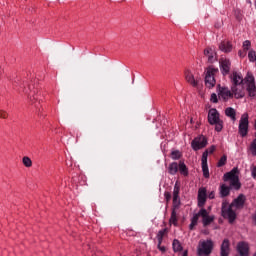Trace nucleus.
I'll return each instance as SVG.
<instances>
[{"label":"nucleus","mask_w":256,"mask_h":256,"mask_svg":"<svg viewBox=\"0 0 256 256\" xmlns=\"http://www.w3.org/2000/svg\"><path fill=\"white\" fill-rule=\"evenodd\" d=\"M173 197H179V186L177 184L174 186Z\"/></svg>","instance_id":"36"},{"label":"nucleus","mask_w":256,"mask_h":256,"mask_svg":"<svg viewBox=\"0 0 256 256\" xmlns=\"http://www.w3.org/2000/svg\"><path fill=\"white\" fill-rule=\"evenodd\" d=\"M210 101L211 103H218L219 99L217 98V94H211Z\"/></svg>","instance_id":"35"},{"label":"nucleus","mask_w":256,"mask_h":256,"mask_svg":"<svg viewBox=\"0 0 256 256\" xmlns=\"http://www.w3.org/2000/svg\"><path fill=\"white\" fill-rule=\"evenodd\" d=\"M178 171H179V165L177 164V162H172L168 167V173L170 175H176Z\"/></svg>","instance_id":"21"},{"label":"nucleus","mask_w":256,"mask_h":256,"mask_svg":"<svg viewBox=\"0 0 256 256\" xmlns=\"http://www.w3.org/2000/svg\"><path fill=\"white\" fill-rule=\"evenodd\" d=\"M238 133L241 137H247L249 133V114L243 113L239 120Z\"/></svg>","instance_id":"8"},{"label":"nucleus","mask_w":256,"mask_h":256,"mask_svg":"<svg viewBox=\"0 0 256 256\" xmlns=\"http://www.w3.org/2000/svg\"><path fill=\"white\" fill-rule=\"evenodd\" d=\"M173 251L175 253H179V251H183V246L181 245V242L177 239H175L172 243Z\"/></svg>","instance_id":"24"},{"label":"nucleus","mask_w":256,"mask_h":256,"mask_svg":"<svg viewBox=\"0 0 256 256\" xmlns=\"http://www.w3.org/2000/svg\"><path fill=\"white\" fill-rule=\"evenodd\" d=\"M209 156V152L208 151H205L203 154H202V167L203 166H207V157Z\"/></svg>","instance_id":"32"},{"label":"nucleus","mask_w":256,"mask_h":256,"mask_svg":"<svg viewBox=\"0 0 256 256\" xmlns=\"http://www.w3.org/2000/svg\"><path fill=\"white\" fill-rule=\"evenodd\" d=\"M226 117H229L231 121H237V112L234 108L228 107L225 110Z\"/></svg>","instance_id":"18"},{"label":"nucleus","mask_w":256,"mask_h":256,"mask_svg":"<svg viewBox=\"0 0 256 256\" xmlns=\"http://www.w3.org/2000/svg\"><path fill=\"white\" fill-rule=\"evenodd\" d=\"M209 211H211V206H210V207H208V213H209Z\"/></svg>","instance_id":"44"},{"label":"nucleus","mask_w":256,"mask_h":256,"mask_svg":"<svg viewBox=\"0 0 256 256\" xmlns=\"http://www.w3.org/2000/svg\"><path fill=\"white\" fill-rule=\"evenodd\" d=\"M199 217L202 219V223L204 227H207V225H211L213 221H215V215H210L209 211L205 208H201L198 213L194 214V216L191 219V223L189 228L193 230L195 226L197 225L199 221Z\"/></svg>","instance_id":"2"},{"label":"nucleus","mask_w":256,"mask_h":256,"mask_svg":"<svg viewBox=\"0 0 256 256\" xmlns=\"http://www.w3.org/2000/svg\"><path fill=\"white\" fill-rule=\"evenodd\" d=\"M221 256H229V239H224L222 242Z\"/></svg>","instance_id":"20"},{"label":"nucleus","mask_w":256,"mask_h":256,"mask_svg":"<svg viewBox=\"0 0 256 256\" xmlns=\"http://www.w3.org/2000/svg\"><path fill=\"white\" fill-rule=\"evenodd\" d=\"M219 67L224 77L229 75L231 71V60H229L228 58H221L219 60Z\"/></svg>","instance_id":"10"},{"label":"nucleus","mask_w":256,"mask_h":256,"mask_svg":"<svg viewBox=\"0 0 256 256\" xmlns=\"http://www.w3.org/2000/svg\"><path fill=\"white\" fill-rule=\"evenodd\" d=\"M166 233H167V228H164L158 232L157 240H158L159 245H161V243H163V238L165 237Z\"/></svg>","instance_id":"25"},{"label":"nucleus","mask_w":256,"mask_h":256,"mask_svg":"<svg viewBox=\"0 0 256 256\" xmlns=\"http://www.w3.org/2000/svg\"><path fill=\"white\" fill-rule=\"evenodd\" d=\"M219 49L222 53H231L233 51V44L229 40H224L219 44Z\"/></svg>","instance_id":"16"},{"label":"nucleus","mask_w":256,"mask_h":256,"mask_svg":"<svg viewBox=\"0 0 256 256\" xmlns=\"http://www.w3.org/2000/svg\"><path fill=\"white\" fill-rule=\"evenodd\" d=\"M213 251V241L212 240H204L200 241L197 247V254L199 256H209Z\"/></svg>","instance_id":"7"},{"label":"nucleus","mask_w":256,"mask_h":256,"mask_svg":"<svg viewBox=\"0 0 256 256\" xmlns=\"http://www.w3.org/2000/svg\"><path fill=\"white\" fill-rule=\"evenodd\" d=\"M22 163L24 167H33V161L31 160V158H29V156H24L22 158Z\"/></svg>","instance_id":"26"},{"label":"nucleus","mask_w":256,"mask_h":256,"mask_svg":"<svg viewBox=\"0 0 256 256\" xmlns=\"http://www.w3.org/2000/svg\"><path fill=\"white\" fill-rule=\"evenodd\" d=\"M230 80H231L232 86L243 85V81H245V79H243V75H241V73L239 72H233L230 75Z\"/></svg>","instance_id":"14"},{"label":"nucleus","mask_w":256,"mask_h":256,"mask_svg":"<svg viewBox=\"0 0 256 256\" xmlns=\"http://www.w3.org/2000/svg\"><path fill=\"white\" fill-rule=\"evenodd\" d=\"M170 225H177V212L175 211V209L172 211L170 217Z\"/></svg>","instance_id":"27"},{"label":"nucleus","mask_w":256,"mask_h":256,"mask_svg":"<svg viewBox=\"0 0 256 256\" xmlns=\"http://www.w3.org/2000/svg\"><path fill=\"white\" fill-rule=\"evenodd\" d=\"M250 171H251V175H252L253 179H256V166H252L250 168Z\"/></svg>","instance_id":"37"},{"label":"nucleus","mask_w":256,"mask_h":256,"mask_svg":"<svg viewBox=\"0 0 256 256\" xmlns=\"http://www.w3.org/2000/svg\"><path fill=\"white\" fill-rule=\"evenodd\" d=\"M227 163V155H223L218 161L217 167H223Z\"/></svg>","instance_id":"31"},{"label":"nucleus","mask_w":256,"mask_h":256,"mask_svg":"<svg viewBox=\"0 0 256 256\" xmlns=\"http://www.w3.org/2000/svg\"><path fill=\"white\" fill-rule=\"evenodd\" d=\"M208 153H213L215 151V146H211L206 150Z\"/></svg>","instance_id":"40"},{"label":"nucleus","mask_w":256,"mask_h":256,"mask_svg":"<svg viewBox=\"0 0 256 256\" xmlns=\"http://www.w3.org/2000/svg\"><path fill=\"white\" fill-rule=\"evenodd\" d=\"M244 81L246 83V89L248 91L249 97H252V99H256V84L255 76H253V73L248 72L246 77L244 78Z\"/></svg>","instance_id":"6"},{"label":"nucleus","mask_w":256,"mask_h":256,"mask_svg":"<svg viewBox=\"0 0 256 256\" xmlns=\"http://www.w3.org/2000/svg\"><path fill=\"white\" fill-rule=\"evenodd\" d=\"M230 191H231V188H229L227 185L222 184L220 186V196L221 197H227V195H229Z\"/></svg>","instance_id":"23"},{"label":"nucleus","mask_w":256,"mask_h":256,"mask_svg":"<svg viewBox=\"0 0 256 256\" xmlns=\"http://www.w3.org/2000/svg\"><path fill=\"white\" fill-rule=\"evenodd\" d=\"M237 251L240 256H249V244L246 242L238 243Z\"/></svg>","instance_id":"17"},{"label":"nucleus","mask_w":256,"mask_h":256,"mask_svg":"<svg viewBox=\"0 0 256 256\" xmlns=\"http://www.w3.org/2000/svg\"><path fill=\"white\" fill-rule=\"evenodd\" d=\"M191 147L194 151H199V149H203L204 147H207V138H205V136L196 137L192 141Z\"/></svg>","instance_id":"9"},{"label":"nucleus","mask_w":256,"mask_h":256,"mask_svg":"<svg viewBox=\"0 0 256 256\" xmlns=\"http://www.w3.org/2000/svg\"><path fill=\"white\" fill-rule=\"evenodd\" d=\"M0 119H7V112L5 110H0Z\"/></svg>","instance_id":"38"},{"label":"nucleus","mask_w":256,"mask_h":256,"mask_svg":"<svg viewBox=\"0 0 256 256\" xmlns=\"http://www.w3.org/2000/svg\"><path fill=\"white\" fill-rule=\"evenodd\" d=\"M239 57H245L242 52H239Z\"/></svg>","instance_id":"43"},{"label":"nucleus","mask_w":256,"mask_h":256,"mask_svg":"<svg viewBox=\"0 0 256 256\" xmlns=\"http://www.w3.org/2000/svg\"><path fill=\"white\" fill-rule=\"evenodd\" d=\"M204 55L208 58V61L210 63H213L217 57L215 56V52H213V49L207 48L204 50Z\"/></svg>","instance_id":"19"},{"label":"nucleus","mask_w":256,"mask_h":256,"mask_svg":"<svg viewBox=\"0 0 256 256\" xmlns=\"http://www.w3.org/2000/svg\"><path fill=\"white\" fill-rule=\"evenodd\" d=\"M178 167L181 175H184V177H187V175H189V169H187V165H185V162L180 161Z\"/></svg>","instance_id":"22"},{"label":"nucleus","mask_w":256,"mask_h":256,"mask_svg":"<svg viewBox=\"0 0 256 256\" xmlns=\"http://www.w3.org/2000/svg\"><path fill=\"white\" fill-rule=\"evenodd\" d=\"M250 151L251 154L256 157V138L252 141L251 145H250Z\"/></svg>","instance_id":"30"},{"label":"nucleus","mask_w":256,"mask_h":256,"mask_svg":"<svg viewBox=\"0 0 256 256\" xmlns=\"http://www.w3.org/2000/svg\"><path fill=\"white\" fill-rule=\"evenodd\" d=\"M171 158L174 161H177V159H181V152L179 150H174L171 152Z\"/></svg>","instance_id":"28"},{"label":"nucleus","mask_w":256,"mask_h":256,"mask_svg":"<svg viewBox=\"0 0 256 256\" xmlns=\"http://www.w3.org/2000/svg\"><path fill=\"white\" fill-rule=\"evenodd\" d=\"M250 47H251V41L246 40L243 42V48L245 51H249Z\"/></svg>","instance_id":"34"},{"label":"nucleus","mask_w":256,"mask_h":256,"mask_svg":"<svg viewBox=\"0 0 256 256\" xmlns=\"http://www.w3.org/2000/svg\"><path fill=\"white\" fill-rule=\"evenodd\" d=\"M232 97L235 99H243L245 97V86L238 85V86H231Z\"/></svg>","instance_id":"12"},{"label":"nucleus","mask_w":256,"mask_h":256,"mask_svg":"<svg viewBox=\"0 0 256 256\" xmlns=\"http://www.w3.org/2000/svg\"><path fill=\"white\" fill-rule=\"evenodd\" d=\"M245 205V196L240 194L230 205L227 200L222 202L221 214L224 219H228L229 223H233L237 219L235 209H241Z\"/></svg>","instance_id":"1"},{"label":"nucleus","mask_w":256,"mask_h":256,"mask_svg":"<svg viewBox=\"0 0 256 256\" xmlns=\"http://www.w3.org/2000/svg\"><path fill=\"white\" fill-rule=\"evenodd\" d=\"M224 181H230L231 189H241V182H239V169L233 168L230 172L224 174Z\"/></svg>","instance_id":"4"},{"label":"nucleus","mask_w":256,"mask_h":256,"mask_svg":"<svg viewBox=\"0 0 256 256\" xmlns=\"http://www.w3.org/2000/svg\"><path fill=\"white\" fill-rule=\"evenodd\" d=\"M187 255H188V252H187V250H185V251L183 252L182 256H187Z\"/></svg>","instance_id":"42"},{"label":"nucleus","mask_w":256,"mask_h":256,"mask_svg":"<svg viewBox=\"0 0 256 256\" xmlns=\"http://www.w3.org/2000/svg\"><path fill=\"white\" fill-rule=\"evenodd\" d=\"M208 123H210V125H214L215 131L218 133L223 131V120H221L219 111H217V109L211 108L208 111Z\"/></svg>","instance_id":"3"},{"label":"nucleus","mask_w":256,"mask_h":256,"mask_svg":"<svg viewBox=\"0 0 256 256\" xmlns=\"http://www.w3.org/2000/svg\"><path fill=\"white\" fill-rule=\"evenodd\" d=\"M208 197L210 198V199H215V192H210L209 194H208Z\"/></svg>","instance_id":"41"},{"label":"nucleus","mask_w":256,"mask_h":256,"mask_svg":"<svg viewBox=\"0 0 256 256\" xmlns=\"http://www.w3.org/2000/svg\"><path fill=\"white\" fill-rule=\"evenodd\" d=\"M185 79H186L187 83L192 85V87H198L199 82L201 81V78H199V77L195 78V75H193V72H191V70L185 71Z\"/></svg>","instance_id":"13"},{"label":"nucleus","mask_w":256,"mask_h":256,"mask_svg":"<svg viewBox=\"0 0 256 256\" xmlns=\"http://www.w3.org/2000/svg\"><path fill=\"white\" fill-rule=\"evenodd\" d=\"M36 99L37 98L35 96H30L29 97V101H30V103H32V105L35 103Z\"/></svg>","instance_id":"39"},{"label":"nucleus","mask_w":256,"mask_h":256,"mask_svg":"<svg viewBox=\"0 0 256 256\" xmlns=\"http://www.w3.org/2000/svg\"><path fill=\"white\" fill-rule=\"evenodd\" d=\"M207 201V189L200 188L198 191V207H203Z\"/></svg>","instance_id":"15"},{"label":"nucleus","mask_w":256,"mask_h":256,"mask_svg":"<svg viewBox=\"0 0 256 256\" xmlns=\"http://www.w3.org/2000/svg\"><path fill=\"white\" fill-rule=\"evenodd\" d=\"M254 256H256V254H254Z\"/></svg>","instance_id":"45"},{"label":"nucleus","mask_w":256,"mask_h":256,"mask_svg":"<svg viewBox=\"0 0 256 256\" xmlns=\"http://www.w3.org/2000/svg\"><path fill=\"white\" fill-rule=\"evenodd\" d=\"M219 73V68H215L214 66H209L205 70V85L208 89H213L216 85L215 75Z\"/></svg>","instance_id":"5"},{"label":"nucleus","mask_w":256,"mask_h":256,"mask_svg":"<svg viewBox=\"0 0 256 256\" xmlns=\"http://www.w3.org/2000/svg\"><path fill=\"white\" fill-rule=\"evenodd\" d=\"M203 175L206 179H209V167L208 166H202Z\"/></svg>","instance_id":"33"},{"label":"nucleus","mask_w":256,"mask_h":256,"mask_svg":"<svg viewBox=\"0 0 256 256\" xmlns=\"http://www.w3.org/2000/svg\"><path fill=\"white\" fill-rule=\"evenodd\" d=\"M179 205H181V199H179V196H173V207H174V209H178Z\"/></svg>","instance_id":"29"},{"label":"nucleus","mask_w":256,"mask_h":256,"mask_svg":"<svg viewBox=\"0 0 256 256\" xmlns=\"http://www.w3.org/2000/svg\"><path fill=\"white\" fill-rule=\"evenodd\" d=\"M217 93L219 99H223V101H229V99H233V92L227 87H219Z\"/></svg>","instance_id":"11"}]
</instances>
